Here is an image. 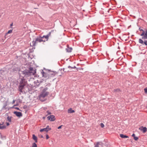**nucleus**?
Masks as SVG:
<instances>
[{"label": "nucleus", "instance_id": "1a4fd4ad", "mask_svg": "<svg viewBox=\"0 0 147 147\" xmlns=\"http://www.w3.org/2000/svg\"><path fill=\"white\" fill-rule=\"evenodd\" d=\"M14 113L16 115V116L18 117H20L22 116V113L20 112L15 111Z\"/></svg>", "mask_w": 147, "mask_h": 147}, {"label": "nucleus", "instance_id": "cd10ccee", "mask_svg": "<svg viewBox=\"0 0 147 147\" xmlns=\"http://www.w3.org/2000/svg\"><path fill=\"white\" fill-rule=\"evenodd\" d=\"M132 137H134H134H135V134H133L132 135Z\"/></svg>", "mask_w": 147, "mask_h": 147}, {"label": "nucleus", "instance_id": "f3484780", "mask_svg": "<svg viewBox=\"0 0 147 147\" xmlns=\"http://www.w3.org/2000/svg\"><path fill=\"white\" fill-rule=\"evenodd\" d=\"M41 73L43 77H44L45 78L47 77V74L45 72L42 71L41 72Z\"/></svg>", "mask_w": 147, "mask_h": 147}, {"label": "nucleus", "instance_id": "9b49d317", "mask_svg": "<svg viewBox=\"0 0 147 147\" xmlns=\"http://www.w3.org/2000/svg\"><path fill=\"white\" fill-rule=\"evenodd\" d=\"M4 123L3 122L2 123H0V129H3L6 128V126L3 125Z\"/></svg>", "mask_w": 147, "mask_h": 147}, {"label": "nucleus", "instance_id": "f03ea898", "mask_svg": "<svg viewBox=\"0 0 147 147\" xmlns=\"http://www.w3.org/2000/svg\"><path fill=\"white\" fill-rule=\"evenodd\" d=\"M51 32H49L47 35H44L43 36H39L36 38V41H38V42H44L48 40L49 37L50 36Z\"/></svg>", "mask_w": 147, "mask_h": 147}, {"label": "nucleus", "instance_id": "4be33fe9", "mask_svg": "<svg viewBox=\"0 0 147 147\" xmlns=\"http://www.w3.org/2000/svg\"><path fill=\"white\" fill-rule=\"evenodd\" d=\"M134 140H137L138 139V137H136L135 136V137H134Z\"/></svg>", "mask_w": 147, "mask_h": 147}, {"label": "nucleus", "instance_id": "473e14b6", "mask_svg": "<svg viewBox=\"0 0 147 147\" xmlns=\"http://www.w3.org/2000/svg\"><path fill=\"white\" fill-rule=\"evenodd\" d=\"M51 74H52L54 76L55 75V73L54 72H53V73Z\"/></svg>", "mask_w": 147, "mask_h": 147}, {"label": "nucleus", "instance_id": "2f4dec72", "mask_svg": "<svg viewBox=\"0 0 147 147\" xmlns=\"http://www.w3.org/2000/svg\"><path fill=\"white\" fill-rule=\"evenodd\" d=\"M33 68H30V71H31L32 70H33Z\"/></svg>", "mask_w": 147, "mask_h": 147}, {"label": "nucleus", "instance_id": "f704fd0d", "mask_svg": "<svg viewBox=\"0 0 147 147\" xmlns=\"http://www.w3.org/2000/svg\"><path fill=\"white\" fill-rule=\"evenodd\" d=\"M15 100H13V103H15Z\"/></svg>", "mask_w": 147, "mask_h": 147}, {"label": "nucleus", "instance_id": "4c0bfd02", "mask_svg": "<svg viewBox=\"0 0 147 147\" xmlns=\"http://www.w3.org/2000/svg\"><path fill=\"white\" fill-rule=\"evenodd\" d=\"M33 74H34V72L33 73Z\"/></svg>", "mask_w": 147, "mask_h": 147}, {"label": "nucleus", "instance_id": "aec40b11", "mask_svg": "<svg viewBox=\"0 0 147 147\" xmlns=\"http://www.w3.org/2000/svg\"><path fill=\"white\" fill-rule=\"evenodd\" d=\"M32 147H37V144L35 143H34L32 144Z\"/></svg>", "mask_w": 147, "mask_h": 147}, {"label": "nucleus", "instance_id": "ddd939ff", "mask_svg": "<svg viewBox=\"0 0 147 147\" xmlns=\"http://www.w3.org/2000/svg\"><path fill=\"white\" fill-rule=\"evenodd\" d=\"M67 112L68 113H74L75 112V111L73 110L71 108H70L68 110Z\"/></svg>", "mask_w": 147, "mask_h": 147}, {"label": "nucleus", "instance_id": "4468645a", "mask_svg": "<svg viewBox=\"0 0 147 147\" xmlns=\"http://www.w3.org/2000/svg\"><path fill=\"white\" fill-rule=\"evenodd\" d=\"M32 138L35 141V142H37V137L35 136L34 134L32 135Z\"/></svg>", "mask_w": 147, "mask_h": 147}, {"label": "nucleus", "instance_id": "5701e85b", "mask_svg": "<svg viewBox=\"0 0 147 147\" xmlns=\"http://www.w3.org/2000/svg\"><path fill=\"white\" fill-rule=\"evenodd\" d=\"M145 92L146 94H147V88H145L144 89Z\"/></svg>", "mask_w": 147, "mask_h": 147}, {"label": "nucleus", "instance_id": "9d476101", "mask_svg": "<svg viewBox=\"0 0 147 147\" xmlns=\"http://www.w3.org/2000/svg\"><path fill=\"white\" fill-rule=\"evenodd\" d=\"M72 50V48L71 47H69L68 45H67V48L66 49V50L67 52H70Z\"/></svg>", "mask_w": 147, "mask_h": 147}, {"label": "nucleus", "instance_id": "f8f14e48", "mask_svg": "<svg viewBox=\"0 0 147 147\" xmlns=\"http://www.w3.org/2000/svg\"><path fill=\"white\" fill-rule=\"evenodd\" d=\"M141 127L143 128L142 129H141L140 128H139V129L142 131L143 133H145L147 131V128L146 127L142 126Z\"/></svg>", "mask_w": 147, "mask_h": 147}, {"label": "nucleus", "instance_id": "b1692460", "mask_svg": "<svg viewBox=\"0 0 147 147\" xmlns=\"http://www.w3.org/2000/svg\"><path fill=\"white\" fill-rule=\"evenodd\" d=\"M47 115H51V113L49 111H47Z\"/></svg>", "mask_w": 147, "mask_h": 147}, {"label": "nucleus", "instance_id": "412c9836", "mask_svg": "<svg viewBox=\"0 0 147 147\" xmlns=\"http://www.w3.org/2000/svg\"><path fill=\"white\" fill-rule=\"evenodd\" d=\"M100 125L101 127L102 128L104 127L105 126L104 124L102 123H100Z\"/></svg>", "mask_w": 147, "mask_h": 147}, {"label": "nucleus", "instance_id": "e433bc0d", "mask_svg": "<svg viewBox=\"0 0 147 147\" xmlns=\"http://www.w3.org/2000/svg\"><path fill=\"white\" fill-rule=\"evenodd\" d=\"M16 108L18 109H19V108Z\"/></svg>", "mask_w": 147, "mask_h": 147}, {"label": "nucleus", "instance_id": "20e7f679", "mask_svg": "<svg viewBox=\"0 0 147 147\" xmlns=\"http://www.w3.org/2000/svg\"><path fill=\"white\" fill-rule=\"evenodd\" d=\"M51 128L50 127L49 125H47L46 128H43L40 129V132H42L43 131H45L46 132H48L49 131L51 130Z\"/></svg>", "mask_w": 147, "mask_h": 147}, {"label": "nucleus", "instance_id": "423d86ee", "mask_svg": "<svg viewBox=\"0 0 147 147\" xmlns=\"http://www.w3.org/2000/svg\"><path fill=\"white\" fill-rule=\"evenodd\" d=\"M26 82L27 81L24 78H23L21 79L20 84V85L25 86Z\"/></svg>", "mask_w": 147, "mask_h": 147}, {"label": "nucleus", "instance_id": "f257e3e1", "mask_svg": "<svg viewBox=\"0 0 147 147\" xmlns=\"http://www.w3.org/2000/svg\"><path fill=\"white\" fill-rule=\"evenodd\" d=\"M140 31H142L141 33L140 36H142V39L140 38L139 39V42L142 44H144L146 45H147V29H144V30L141 29L139 28Z\"/></svg>", "mask_w": 147, "mask_h": 147}, {"label": "nucleus", "instance_id": "72a5a7b5", "mask_svg": "<svg viewBox=\"0 0 147 147\" xmlns=\"http://www.w3.org/2000/svg\"><path fill=\"white\" fill-rule=\"evenodd\" d=\"M13 23H12L11 24H10V26H13Z\"/></svg>", "mask_w": 147, "mask_h": 147}, {"label": "nucleus", "instance_id": "0eeeda50", "mask_svg": "<svg viewBox=\"0 0 147 147\" xmlns=\"http://www.w3.org/2000/svg\"><path fill=\"white\" fill-rule=\"evenodd\" d=\"M38 41H36V40L35 39V40H34L32 42V43L30 44V45L32 46H35L38 45Z\"/></svg>", "mask_w": 147, "mask_h": 147}, {"label": "nucleus", "instance_id": "c9c22d12", "mask_svg": "<svg viewBox=\"0 0 147 147\" xmlns=\"http://www.w3.org/2000/svg\"><path fill=\"white\" fill-rule=\"evenodd\" d=\"M41 138H43V136H41Z\"/></svg>", "mask_w": 147, "mask_h": 147}, {"label": "nucleus", "instance_id": "6e6552de", "mask_svg": "<svg viewBox=\"0 0 147 147\" xmlns=\"http://www.w3.org/2000/svg\"><path fill=\"white\" fill-rule=\"evenodd\" d=\"M25 86L24 85H20L18 87V90L21 92H23V90L24 89Z\"/></svg>", "mask_w": 147, "mask_h": 147}, {"label": "nucleus", "instance_id": "39448f33", "mask_svg": "<svg viewBox=\"0 0 147 147\" xmlns=\"http://www.w3.org/2000/svg\"><path fill=\"white\" fill-rule=\"evenodd\" d=\"M47 119L48 120L51 121H55L56 119L55 116L53 115H51L48 116L47 117Z\"/></svg>", "mask_w": 147, "mask_h": 147}, {"label": "nucleus", "instance_id": "7ed1b4c3", "mask_svg": "<svg viewBox=\"0 0 147 147\" xmlns=\"http://www.w3.org/2000/svg\"><path fill=\"white\" fill-rule=\"evenodd\" d=\"M48 89V88L47 87L44 89L40 94L39 96V98L40 99L42 98H45L48 96L49 94V92H47V90Z\"/></svg>", "mask_w": 147, "mask_h": 147}, {"label": "nucleus", "instance_id": "393cba45", "mask_svg": "<svg viewBox=\"0 0 147 147\" xmlns=\"http://www.w3.org/2000/svg\"><path fill=\"white\" fill-rule=\"evenodd\" d=\"M120 90L119 89H115L114 90V91H115V92H116V91H119Z\"/></svg>", "mask_w": 147, "mask_h": 147}, {"label": "nucleus", "instance_id": "7c9ffc66", "mask_svg": "<svg viewBox=\"0 0 147 147\" xmlns=\"http://www.w3.org/2000/svg\"><path fill=\"white\" fill-rule=\"evenodd\" d=\"M6 125L7 126H8L9 125V123L7 122Z\"/></svg>", "mask_w": 147, "mask_h": 147}, {"label": "nucleus", "instance_id": "6ab92c4d", "mask_svg": "<svg viewBox=\"0 0 147 147\" xmlns=\"http://www.w3.org/2000/svg\"><path fill=\"white\" fill-rule=\"evenodd\" d=\"M12 30H9L5 34V36L7 35L8 34L10 33H12Z\"/></svg>", "mask_w": 147, "mask_h": 147}, {"label": "nucleus", "instance_id": "bb28decb", "mask_svg": "<svg viewBox=\"0 0 147 147\" xmlns=\"http://www.w3.org/2000/svg\"><path fill=\"white\" fill-rule=\"evenodd\" d=\"M62 126V125H61L59 126L58 127V129H61V127Z\"/></svg>", "mask_w": 147, "mask_h": 147}, {"label": "nucleus", "instance_id": "2eb2a0df", "mask_svg": "<svg viewBox=\"0 0 147 147\" xmlns=\"http://www.w3.org/2000/svg\"><path fill=\"white\" fill-rule=\"evenodd\" d=\"M102 146L101 144L99 142H97L95 146V147H102Z\"/></svg>", "mask_w": 147, "mask_h": 147}, {"label": "nucleus", "instance_id": "a878e982", "mask_svg": "<svg viewBox=\"0 0 147 147\" xmlns=\"http://www.w3.org/2000/svg\"><path fill=\"white\" fill-rule=\"evenodd\" d=\"M46 138L47 139H48L49 138V136L48 134H47L46 135Z\"/></svg>", "mask_w": 147, "mask_h": 147}, {"label": "nucleus", "instance_id": "dca6fc26", "mask_svg": "<svg viewBox=\"0 0 147 147\" xmlns=\"http://www.w3.org/2000/svg\"><path fill=\"white\" fill-rule=\"evenodd\" d=\"M120 137L122 138H128L129 137L128 136L124 135L123 134H120Z\"/></svg>", "mask_w": 147, "mask_h": 147}, {"label": "nucleus", "instance_id": "c85d7f7f", "mask_svg": "<svg viewBox=\"0 0 147 147\" xmlns=\"http://www.w3.org/2000/svg\"><path fill=\"white\" fill-rule=\"evenodd\" d=\"M83 68H79V69L80 70H83Z\"/></svg>", "mask_w": 147, "mask_h": 147}, {"label": "nucleus", "instance_id": "c756f323", "mask_svg": "<svg viewBox=\"0 0 147 147\" xmlns=\"http://www.w3.org/2000/svg\"><path fill=\"white\" fill-rule=\"evenodd\" d=\"M71 67V68H76V67L75 66H74V67H70V66H69L68 67Z\"/></svg>", "mask_w": 147, "mask_h": 147}, {"label": "nucleus", "instance_id": "a211bd4d", "mask_svg": "<svg viewBox=\"0 0 147 147\" xmlns=\"http://www.w3.org/2000/svg\"><path fill=\"white\" fill-rule=\"evenodd\" d=\"M7 120L9 122H11V117L8 116L7 117Z\"/></svg>", "mask_w": 147, "mask_h": 147}]
</instances>
